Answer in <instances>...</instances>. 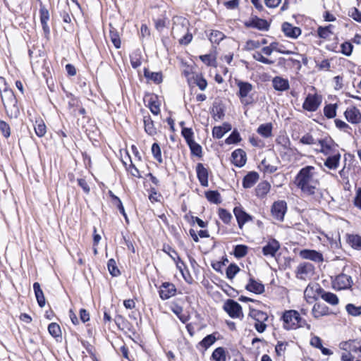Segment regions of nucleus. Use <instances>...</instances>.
I'll return each mask as SVG.
<instances>
[{"label":"nucleus","instance_id":"b1692460","mask_svg":"<svg viewBox=\"0 0 361 361\" xmlns=\"http://www.w3.org/2000/svg\"><path fill=\"white\" fill-rule=\"evenodd\" d=\"M143 123L145 126V131L147 134L150 136L157 134V128L154 126V121H152L149 115L143 116Z\"/></svg>","mask_w":361,"mask_h":361},{"label":"nucleus","instance_id":"0eeeda50","mask_svg":"<svg viewBox=\"0 0 361 361\" xmlns=\"http://www.w3.org/2000/svg\"><path fill=\"white\" fill-rule=\"evenodd\" d=\"M287 210L286 202L283 200L275 202L271 207V214L276 220L282 221Z\"/></svg>","mask_w":361,"mask_h":361},{"label":"nucleus","instance_id":"c756f323","mask_svg":"<svg viewBox=\"0 0 361 361\" xmlns=\"http://www.w3.org/2000/svg\"><path fill=\"white\" fill-rule=\"evenodd\" d=\"M33 289L38 305L39 307H43L45 305V298L43 291L41 289L40 285L38 282L34 283Z\"/></svg>","mask_w":361,"mask_h":361},{"label":"nucleus","instance_id":"2f4dec72","mask_svg":"<svg viewBox=\"0 0 361 361\" xmlns=\"http://www.w3.org/2000/svg\"><path fill=\"white\" fill-rule=\"evenodd\" d=\"M345 345L350 351L361 353V341L350 340L345 343Z\"/></svg>","mask_w":361,"mask_h":361},{"label":"nucleus","instance_id":"412c9836","mask_svg":"<svg viewBox=\"0 0 361 361\" xmlns=\"http://www.w3.org/2000/svg\"><path fill=\"white\" fill-rule=\"evenodd\" d=\"M282 30L287 37L291 38H297L301 34V30L298 27L293 26L288 23L283 24Z\"/></svg>","mask_w":361,"mask_h":361},{"label":"nucleus","instance_id":"f704fd0d","mask_svg":"<svg viewBox=\"0 0 361 361\" xmlns=\"http://www.w3.org/2000/svg\"><path fill=\"white\" fill-rule=\"evenodd\" d=\"M337 104H329L324 107V114L328 118H333L336 116Z\"/></svg>","mask_w":361,"mask_h":361},{"label":"nucleus","instance_id":"f8f14e48","mask_svg":"<svg viewBox=\"0 0 361 361\" xmlns=\"http://www.w3.org/2000/svg\"><path fill=\"white\" fill-rule=\"evenodd\" d=\"M233 213L240 228H242L245 223L252 220V216L246 213L241 207H235L233 209Z\"/></svg>","mask_w":361,"mask_h":361},{"label":"nucleus","instance_id":"79ce46f5","mask_svg":"<svg viewBox=\"0 0 361 361\" xmlns=\"http://www.w3.org/2000/svg\"><path fill=\"white\" fill-rule=\"evenodd\" d=\"M130 63L133 68H137L141 66V54L139 50L135 51L130 56Z\"/></svg>","mask_w":361,"mask_h":361},{"label":"nucleus","instance_id":"6ab92c4d","mask_svg":"<svg viewBox=\"0 0 361 361\" xmlns=\"http://www.w3.org/2000/svg\"><path fill=\"white\" fill-rule=\"evenodd\" d=\"M312 314L316 319H319L323 316L330 314L329 308L324 304L317 302L313 305Z\"/></svg>","mask_w":361,"mask_h":361},{"label":"nucleus","instance_id":"9b49d317","mask_svg":"<svg viewBox=\"0 0 361 361\" xmlns=\"http://www.w3.org/2000/svg\"><path fill=\"white\" fill-rule=\"evenodd\" d=\"M159 293L160 298L165 300L176 295V288L173 283L165 282L160 286Z\"/></svg>","mask_w":361,"mask_h":361},{"label":"nucleus","instance_id":"dca6fc26","mask_svg":"<svg viewBox=\"0 0 361 361\" xmlns=\"http://www.w3.org/2000/svg\"><path fill=\"white\" fill-rule=\"evenodd\" d=\"M279 248V243L275 239H271L263 247L262 252L265 256L274 257Z\"/></svg>","mask_w":361,"mask_h":361},{"label":"nucleus","instance_id":"c9c22d12","mask_svg":"<svg viewBox=\"0 0 361 361\" xmlns=\"http://www.w3.org/2000/svg\"><path fill=\"white\" fill-rule=\"evenodd\" d=\"M248 247L245 245H237L234 247L233 255L236 258H242L247 254Z\"/></svg>","mask_w":361,"mask_h":361},{"label":"nucleus","instance_id":"58836bf2","mask_svg":"<svg viewBox=\"0 0 361 361\" xmlns=\"http://www.w3.org/2000/svg\"><path fill=\"white\" fill-rule=\"evenodd\" d=\"M212 358L215 361H226L224 349L221 347L216 348L212 353Z\"/></svg>","mask_w":361,"mask_h":361},{"label":"nucleus","instance_id":"603ef678","mask_svg":"<svg viewBox=\"0 0 361 361\" xmlns=\"http://www.w3.org/2000/svg\"><path fill=\"white\" fill-rule=\"evenodd\" d=\"M107 267L109 273L113 276H117L120 274V271L116 267V261L114 259H110L107 263Z\"/></svg>","mask_w":361,"mask_h":361},{"label":"nucleus","instance_id":"4468645a","mask_svg":"<svg viewBox=\"0 0 361 361\" xmlns=\"http://www.w3.org/2000/svg\"><path fill=\"white\" fill-rule=\"evenodd\" d=\"M300 256L302 259H310L315 262H323L322 254L314 250H302L300 252Z\"/></svg>","mask_w":361,"mask_h":361},{"label":"nucleus","instance_id":"5fc2aeb1","mask_svg":"<svg viewBox=\"0 0 361 361\" xmlns=\"http://www.w3.org/2000/svg\"><path fill=\"white\" fill-rule=\"evenodd\" d=\"M334 122L336 128H338L339 130H343V132L347 133H350L352 130L351 127L343 121H341L340 119H336Z\"/></svg>","mask_w":361,"mask_h":361},{"label":"nucleus","instance_id":"1a4fd4ad","mask_svg":"<svg viewBox=\"0 0 361 361\" xmlns=\"http://www.w3.org/2000/svg\"><path fill=\"white\" fill-rule=\"evenodd\" d=\"M344 116L352 124H359L361 123V112L355 106L347 108L344 112Z\"/></svg>","mask_w":361,"mask_h":361},{"label":"nucleus","instance_id":"f3484780","mask_svg":"<svg viewBox=\"0 0 361 361\" xmlns=\"http://www.w3.org/2000/svg\"><path fill=\"white\" fill-rule=\"evenodd\" d=\"M334 283L338 289H346L351 286L353 281L350 276L341 274L336 276Z\"/></svg>","mask_w":361,"mask_h":361},{"label":"nucleus","instance_id":"bf43d9fd","mask_svg":"<svg viewBox=\"0 0 361 361\" xmlns=\"http://www.w3.org/2000/svg\"><path fill=\"white\" fill-rule=\"evenodd\" d=\"M241 140L240 134L236 130L232 132L228 137L226 140V143L228 145L238 143Z\"/></svg>","mask_w":361,"mask_h":361},{"label":"nucleus","instance_id":"338daca9","mask_svg":"<svg viewBox=\"0 0 361 361\" xmlns=\"http://www.w3.org/2000/svg\"><path fill=\"white\" fill-rule=\"evenodd\" d=\"M349 16L357 22L361 23V11L356 8H353L349 11Z\"/></svg>","mask_w":361,"mask_h":361},{"label":"nucleus","instance_id":"3c124183","mask_svg":"<svg viewBox=\"0 0 361 361\" xmlns=\"http://www.w3.org/2000/svg\"><path fill=\"white\" fill-rule=\"evenodd\" d=\"M276 145H280L283 149H289L290 141L286 136H279L276 140Z\"/></svg>","mask_w":361,"mask_h":361},{"label":"nucleus","instance_id":"4be33fe9","mask_svg":"<svg viewBox=\"0 0 361 361\" xmlns=\"http://www.w3.org/2000/svg\"><path fill=\"white\" fill-rule=\"evenodd\" d=\"M272 85L277 91H285L289 89L288 80L279 76L273 78Z\"/></svg>","mask_w":361,"mask_h":361},{"label":"nucleus","instance_id":"bb28decb","mask_svg":"<svg viewBox=\"0 0 361 361\" xmlns=\"http://www.w3.org/2000/svg\"><path fill=\"white\" fill-rule=\"evenodd\" d=\"M248 316L252 318L255 322H267L268 320V315L266 312L252 309L250 310Z\"/></svg>","mask_w":361,"mask_h":361},{"label":"nucleus","instance_id":"2eb2a0df","mask_svg":"<svg viewBox=\"0 0 361 361\" xmlns=\"http://www.w3.org/2000/svg\"><path fill=\"white\" fill-rule=\"evenodd\" d=\"M327 158L324 161V166L329 169H336L339 165L341 154L339 151L327 154Z\"/></svg>","mask_w":361,"mask_h":361},{"label":"nucleus","instance_id":"49530a36","mask_svg":"<svg viewBox=\"0 0 361 361\" xmlns=\"http://www.w3.org/2000/svg\"><path fill=\"white\" fill-rule=\"evenodd\" d=\"M345 310L349 314L354 317H357L361 314V305L357 307L353 304L350 303L345 306Z\"/></svg>","mask_w":361,"mask_h":361},{"label":"nucleus","instance_id":"393cba45","mask_svg":"<svg viewBox=\"0 0 361 361\" xmlns=\"http://www.w3.org/2000/svg\"><path fill=\"white\" fill-rule=\"evenodd\" d=\"M259 175L257 172H250L244 177L243 185L245 188H250L257 183Z\"/></svg>","mask_w":361,"mask_h":361},{"label":"nucleus","instance_id":"e433bc0d","mask_svg":"<svg viewBox=\"0 0 361 361\" xmlns=\"http://www.w3.org/2000/svg\"><path fill=\"white\" fill-rule=\"evenodd\" d=\"M34 128L36 135L39 137H43L47 132V127L42 120L36 121Z\"/></svg>","mask_w":361,"mask_h":361},{"label":"nucleus","instance_id":"5701e85b","mask_svg":"<svg viewBox=\"0 0 361 361\" xmlns=\"http://www.w3.org/2000/svg\"><path fill=\"white\" fill-rule=\"evenodd\" d=\"M245 288L247 290L256 294H260L264 291V285L253 279H250L249 283L246 285Z\"/></svg>","mask_w":361,"mask_h":361},{"label":"nucleus","instance_id":"a19ab883","mask_svg":"<svg viewBox=\"0 0 361 361\" xmlns=\"http://www.w3.org/2000/svg\"><path fill=\"white\" fill-rule=\"evenodd\" d=\"M48 331L54 338L61 336V328L59 325L55 322H52L48 326Z\"/></svg>","mask_w":361,"mask_h":361},{"label":"nucleus","instance_id":"de8ad7c7","mask_svg":"<svg viewBox=\"0 0 361 361\" xmlns=\"http://www.w3.org/2000/svg\"><path fill=\"white\" fill-rule=\"evenodd\" d=\"M216 341V337L213 334H209L204 337L200 342V345L207 349Z\"/></svg>","mask_w":361,"mask_h":361},{"label":"nucleus","instance_id":"680f3d73","mask_svg":"<svg viewBox=\"0 0 361 361\" xmlns=\"http://www.w3.org/2000/svg\"><path fill=\"white\" fill-rule=\"evenodd\" d=\"M200 59L207 66H215L216 60L212 54L202 55L200 56Z\"/></svg>","mask_w":361,"mask_h":361},{"label":"nucleus","instance_id":"20e7f679","mask_svg":"<svg viewBox=\"0 0 361 361\" xmlns=\"http://www.w3.org/2000/svg\"><path fill=\"white\" fill-rule=\"evenodd\" d=\"M223 308L233 319H242L243 317L240 305L233 300L228 299L224 303Z\"/></svg>","mask_w":361,"mask_h":361},{"label":"nucleus","instance_id":"a878e982","mask_svg":"<svg viewBox=\"0 0 361 361\" xmlns=\"http://www.w3.org/2000/svg\"><path fill=\"white\" fill-rule=\"evenodd\" d=\"M320 297L325 302L334 306L338 305L339 302L338 298L336 294L326 292L323 288L320 290Z\"/></svg>","mask_w":361,"mask_h":361},{"label":"nucleus","instance_id":"37998d69","mask_svg":"<svg viewBox=\"0 0 361 361\" xmlns=\"http://www.w3.org/2000/svg\"><path fill=\"white\" fill-rule=\"evenodd\" d=\"M279 46H280V44L279 42H272L269 45L272 51H277L279 53L283 54H296V55L298 54V53L295 52L294 51H293L291 49H280Z\"/></svg>","mask_w":361,"mask_h":361},{"label":"nucleus","instance_id":"4d7b16f0","mask_svg":"<svg viewBox=\"0 0 361 361\" xmlns=\"http://www.w3.org/2000/svg\"><path fill=\"white\" fill-rule=\"evenodd\" d=\"M110 38L114 47L116 49H119L121 47V40L119 35L116 30H110Z\"/></svg>","mask_w":361,"mask_h":361},{"label":"nucleus","instance_id":"a211bd4d","mask_svg":"<svg viewBox=\"0 0 361 361\" xmlns=\"http://www.w3.org/2000/svg\"><path fill=\"white\" fill-rule=\"evenodd\" d=\"M314 271V266L309 262L301 263L298 265L297 269V277L300 279H305L308 275Z\"/></svg>","mask_w":361,"mask_h":361},{"label":"nucleus","instance_id":"09e8293b","mask_svg":"<svg viewBox=\"0 0 361 361\" xmlns=\"http://www.w3.org/2000/svg\"><path fill=\"white\" fill-rule=\"evenodd\" d=\"M152 153L154 158L159 162L162 163L163 159L161 157V152L159 145L157 143H154L152 146Z\"/></svg>","mask_w":361,"mask_h":361},{"label":"nucleus","instance_id":"ddd939ff","mask_svg":"<svg viewBox=\"0 0 361 361\" xmlns=\"http://www.w3.org/2000/svg\"><path fill=\"white\" fill-rule=\"evenodd\" d=\"M232 163L238 167L243 166L247 160L246 153L242 149H237L232 152Z\"/></svg>","mask_w":361,"mask_h":361},{"label":"nucleus","instance_id":"6e6d98bb","mask_svg":"<svg viewBox=\"0 0 361 361\" xmlns=\"http://www.w3.org/2000/svg\"><path fill=\"white\" fill-rule=\"evenodd\" d=\"M260 167L264 172L269 173H272L277 170L276 166L269 164L266 159L262 161Z\"/></svg>","mask_w":361,"mask_h":361},{"label":"nucleus","instance_id":"423d86ee","mask_svg":"<svg viewBox=\"0 0 361 361\" xmlns=\"http://www.w3.org/2000/svg\"><path fill=\"white\" fill-rule=\"evenodd\" d=\"M318 143L321 146L320 152H322L324 155L330 154L338 151V145L334 142V141L331 137H327L319 140Z\"/></svg>","mask_w":361,"mask_h":361},{"label":"nucleus","instance_id":"7ed1b4c3","mask_svg":"<svg viewBox=\"0 0 361 361\" xmlns=\"http://www.w3.org/2000/svg\"><path fill=\"white\" fill-rule=\"evenodd\" d=\"M237 86L239 88L238 95L240 102L244 105H249L253 103L254 99L251 96L253 86L248 82L238 81Z\"/></svg>","mask_w":361,"mask_h":361},{"label":"nucleus","instance_id":"f03ea898","mask_svg":"<svg viewBox=\"0 0 361 361\" xmlns=\"http://www.w3.org/2000/svg\"><path fill=\"white\" fill-rule=\"evenodd\" d=\"M283 327L287 329H296L302 326L305 322L296 310H287L283 314Z\"/></svg>","mask_w":361,"mask_h":361},{"label":"nucleus","instance_id":"052dcab7","mask_svg":"<svg viewBox=\"0 0 361 361\" xmlns=\"http://www.w3.org/2000/svg\"><path fill=\"white\" fill-rule=\"evenodd\" d=\"M288 345L287 342L279 341L275 347V351L278 356H283Z\"/></svg>","mask_w":361,"mask_h":361},{"label":"nucleus","instance_id":"ea45409f","mask_svg":"<svg viewBox=\"0 0 361 361\" xmlns=\"http://www.w3.org/2000/svg\"><path fill=\"white\" fill-rule=\"evenodd\" d=\"M224 37L225 35L223 32L219 30H212L209 34V39L212 43L219 44Z\"/></svg>","mask_w":361,"mask_h":361},{"label":"nucleus","instance_id":"e2e57ef3","mask_svg":"<svg viewBox=\"0 0 361 361\" xmlns=\"http://www.w3.org/2000/svg\"><path fill=\"white\" fill-rule=\"evenodd\" d=\"M341 53L347 56H349L352 54L353 46L351 43L345 42L341 44Z\"/></svg>","mask_w":361,"mask_h":361},{"label":"nucleus","instance_id":"864d4df0","mask_svg":"<svg viewBox=\"0 0 361 361\" xmlns=\"http://www.w3.org/2000/svg\"><path fill=\"white\" fill-rule=\"evenodd\" d=\"M219 216L225 224H229L231 220L232 219L231 214L228 212L226 209L220 208L219 209Z\"/></svg>","mask_w":361,"mask_h":361},{"label":"nucleus","instance_id":"aec40b11","mask_svg":"<svg viewBox=\"0 0 361 361\" xmlns=\"http://www.w3.org/2000/svg\"><path fill=\"white\" fill-rule=\"evenodd\" d=\"M196 172L197 178L202 186L208 185V171L201 163L196 166Z\"/></svg>","mask_w":361,"mask_h":361},{"label":"nucleus","instance_id":"f257e3e1","mask_svg":"<svg viewBox=\"0 0 361 361\" xmlns=\"http://www.w3.org/2000/svg\"><path fill=\"white\" fill-rule=\"evenodd\" d=\"M295 184L305 196L311 197L316 201H319L323 197L319 175L314 166L302 168L295 176Z\"/></svg>","mask_w":361,"mask_h":361},{"label":"nucleus","instance_id":"7c9ffc66","mask_svg":"<svg viewBox=\"0 0 361 361\" xmlns=\"http://www.w3.org/2000/svg\"><path fill=\"white\" fill-rule=\"evenodd\" d=\"M271 185L268 182L260 183L256 188L257 196L264 197L270 190Z\"/></svg>","mask_w":361,"mask_h":361},{"label":"nucleus","instance_id":"774afa93","mask_svg":"<svg viewBox=\"0 0 361 361\" xmlns=\"http://www.w3.org/2000/svg\"><path fill=\"white\" fill-rule=\"evenodd\" d=\"M353 203L357 208L361 210V187L356 189Z\"/></svg>","mask_w":361,"mask_h":361},{"label":"nucleus","instance_id":"9d476101","mask_svg":"<svg viewBox=\"0 0 361 361\" xmlns=\"http://www.w3.org/2000/svg\"><path fill=\"white\" fill-rule=\"evenodd\" d=\"M247 27L257 28L259 30H268L269 25L266 20L259 18L257 16L250 18L245 23Z\"/></svg>","mask_w":361,"mask_h":361},{"label":"nucleus","instance_id":"39448f33","mask_svg":"<svg viewBox=\"0 0 361 361\" xmlns=\"http://www.w3.org/2000/svg\"><path fill=\"white\" fill-rule=\"evenodd\" d=\"M322 102V97L317 94H308L303 104L302 108L310 112L316 111Z\"/></svg>","mask_w":361,"mask_h":361},{"label":"nucleus","instance_id":"72a5a7b5","mask_svg":"<svg viewBox=\"0 0 361 361\" xmlns=\"http://www.w3.org/2000/svg\"><path fill=\"white\" fill-rule=\"evenodd\" d=\"M334 26L332 25H329L326 27H319L317 30L318 35L321 38L327 39L329 38L330 36L333 34L332 28Z\"/></svg>","mask_w":361,"mask_h":361},{"label":"nucleus","instance_id":"13d9d810","mask_svg":"<svg viewBox=\"0 0 361 361\" xmlns=\"http://www.w3.org/2000/svg\"><path fill=\"white\" fill-rule=\"evenodd\" d=\"M173 312L178 316V319L183 323H186L189 320V316L183 314V308L180 306L173 308Z\"/></svg>","mask_w":361,"mask_h":361},{"label":"nucleus","instance_id":"6e6552de","mask_svg":"<svg viewBox=\"0 0 361 361\" xmlns=\"http://www.w3.org/2000/svg\"><path fill=\"white\" fill-rule=\"evenodd\" d=\"M322 288L318 285H308L304 291V298L308 303H312L317 300V296H320V290Z\"/></svg>","mask_w":361,"mask_h":361},{"label":"nucleus","instance_id":"cd10ccee","mask_svg":"<svg viewBox=\"0 0 361 361\" xmlns=\"http://www.w3.org/2000/svg\"><path fill=\"white\" fill-rule=\"evenodd\" d=\"M144 75L147 80H152L156 84H159L163 80L161 72H152L147 68H145Z\"/></svg>","mask_w":361,"mask_h":361},{"label":"nucleus","instance_id":"4c0bfd02","mask_svg":"<svg viewBox=\"0 0 361 361\" xmlns=\"http://www.w3.org/2000/svg\"><path fill=\"white\" fill-rule=\"evenodd\" d=\"M191 151V154L194 156L202 157V147L197 143L196 142L192 141L188 144Z\"/></svg>","mask_w":361,"mask_h":361},{"label":"nucleus","instance_id":"a18cd8bd","mask_svg":"<svg viewBox=\"0 0 361 361\" xmlns=\"http://www.w3.org/2000/svg\"><path fill=\"white\" fill-rule=\"evenodd\" d=\"M181 134H182L183 137H184V139L185 140L187 144L194 141V140H193L194 133H193L192 128L183 127L182 130H181Z\"/></svg>","mask_w":361,"mask_h":361},{"label":"nucleus","instance_id":"473e14b6","mask_svg":"<svg viewBox=\"0 0 361 361\" xmlns=\"http://www.w3.org/2000/svg\"><path fill=\"white\" fill-rule=\"evenodd\" d=\"M271 123L262 124L257 129V133L264 137H269L271 135Z\"/></svg>","mask_w":361,"mask_h":361},{"label":"nucleus","instance_id":"0e129e2a","mask_svg":"<svg viewBox=\"0 0 361 361\" xmlns=\"http://www.w3.org/2000/svg\"><path fill=\"white\" fill-rule=\"evenodd\" d=\"M195 83L200 88V90L204 91L207 86V80L200 75H197L195 78Z\"/></svg>","mask_w":361,"mask_h":361},{"label":"nucleus","instance_id":"8fccbe9b","mask_svg":"<svg viewBox=\"0 0 361 361\" xmlns=\"http://www.w3.org/2000/svg\"><path fill=\"white\" fill-rule=\"evenodd\" d=\"M240 271L239 267L235 264H230L226 269V276L229 279H232L235 277V276Z\"/></svg>","mask_w":361,"mask_h":361},{"label":"nucleus","instance_id":"c03bdc74","mask_svg":"<svg viewBox=\"0 0 361 361\" xmlns=\"http://www.w3.org/2000/svg\"><path fill=\"white\" fill-rule=\"evenodd\" d=\"M206 197L210 202L214 204L221 202V196L217 191L212 190L206 192Z\"/></svg>","mask_w":361,"mask_h":361},{"label":"nucleus","instance_id":"69168bd1","mask_svg":"<svg viewBox=\"0 0 361 361\" xmlns=\"http://www.w3.org/2000/svg\"><path fill=\"white\" fill-rule=\"evenodd\" d=\"M0 130L3 135L6 138H8L11 135L10 126L4 121H0Z\"/></svg>","mask_w":361,"mask_h":361},{"label":"nucleus","instance_id":"c85d7f7f","mask_svg":"<svg viewBox=\"0 0 361 361\" xmlns=\"http://www.w3.org/2000/svg\"><path fill=\"white\" fill-rule=\"evenodd\" d=\"M348 243L355 250H361V236L357 234H348Z\"/></svg>","mask_w":361,"mask_h":361}]
</instances>
